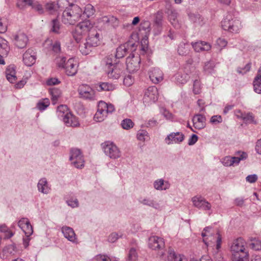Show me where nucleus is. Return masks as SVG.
<instances>
[{
    "mask_svg": "<svg viewBox=\"0 0 261 261\" xmlns=\"http://www.w3.org/2000/svg\"><path fill=\"white\" fill-rule=\"evenodd\" d=\"M192 201L194 206L199 209L207 211L211 208L210 203L200 196L193 197L192 198Z\"/></svg>",
    "mask_w": 261,
    "mask_h": 261,
    "instance_id": "nucleus-12",
    "label": "nucleus"
},
{
    "mask_svg": "<svg viewBox=\"0 0 261 261\" xmlns=\"http://www.w3.org/2000/svg\"><path fill=\"white\" fill-rule=\"evenodd\" d=\"M167 259L168 261H188L185 256L181 254H176L171 248L168 251Z\"/></svg>",
    "mask_w": 261,
    "mask_h": 261,
    "instance_id": "nucleus-28",
    "label": "nucleus"
},
{
    "mask_svg": "<svg viewBox=\"0 0 261 261\" xmlns=\"http://www.w3.org/2000/svg\"><path fill=\"white\" fill-rule=\"evenodd\" d=\"M223 119L220 115H214L210 120V122L213 125H217L222 122Z\"/></svg>",
    "mask_w": 261,
    "mask_h": 261,
    "instance_id": "nucleus-49",
    "label": "nucleus"
},
{
    "mask_svg": "<svg viewBox=\"0 0 261 261\" xmlns=\"http://www.w3.org/2000/svg\"><path fill=\"white\" fill-rule=\"evenodd\" d=\"M137 253L135 248H132L129 251L127 261H137Z\"/></svg>",
    "mask_w": 261,
    "mask_h": 261,
    "instance_id": "nucleus-48",
    "label": "nucleus"
},
{
    "mask_svg": "<svg viewBox=\"0 0 261 261\" xmlns=\"http://www.w3.org/2000/svg\"><path fill=\"white\" fill-rule=\"evenodd\" d=\"M0 231L5 233V239H10L14 235V233L9 230L8 227L5 224L0 225Z\"/></svg>",
    "mask_w": 261,
    "mask_h": 261,
    "instance_id": "nucleus-40",
    "label": "nucleus"
},
{
    "mask_svg": "<svg viewBox=\"0 0 261 261\" xmlns=\"http://www.w3.org/2000/svg\"><path fill=\"white\" fill-rule=\"evenodd\" d=\"M191 45L196 52L207 51L211 48V46L208 43L201 41L195 42H192Z\"/></svg>",
    "mask_w": 261,
    "mask_h": 261,
    "instance_id": "nucleus-22",
    "label": "nucleus"
},
{
    "mask_svg": "<svg viewBox=\"0 0 261 261\" xmlns=\"http://www.w3.org/2000/svg\"><path fill=\"white\" fill-rule=\"evenodd\" d=\"M148 133L144 130H140L137 133V138L140 141H145L148 137Z\"/></svg>",
    "mask_w": 261,
    "mask_h": 261,
    "instance_id": "nucleus-52",
    "label": "nucleus"
},
{
    "mask_svg": "<svg viewBox=\"0 0 261 261\" xmlns=\"http://www.w3.org/2000/svg\"><path fill=\"white\" fill-rule=\"evenodd\" d=\"M185 139V135L180 133H172L165 138V142L167 144L171 143H180L182 142Z\"/></svg>",
    "mask_w": 261,
    "mask_h": 261,
    "instance_id": "nucleus-15",
    "label": "nucleus"
},
{
    "mask_svg": "<svg viewBox=\"0 0 261 261\" xmlns=\"http://www.w3.org/2000/svg\"><path fill=\"white\" fill-rule=\"evenodd\" d=\"M51 31L55 33L59 34L60 33L59 31L60 28V25L59 21L56 19H53L51 21Z\"/></svg>",
    "mask_w": 261,
    "mask_h": 261,
    "instance_id": "nucleus-45",
    "label": "nucleus"
},
{
    "mask_svg": "<svg viewBox=\"0 0 261 261\" xmlns=\"http://www.w3.org/2000/svg\"><path fill=\"white\" fill-rule=\"evenodd\" d=\"M104 106L105 105L99 102L98 105L97 111L94 116V120L97 122L103 121L107 116V112L103 110V108H105Z\"/></svg>",
    "mask_w": 261,
    "mask_h": 261,
    "instance_id": "nucleus-23",
    "label": "nucleus"
},
{
    "mask_svg": "<svg viewBox=\"0 0 261 261\" xmlns=\"http://www.w3.org/2000/svg\"><path fill=\"white\" fill-rule=\"evenodd\" d=\"M116 58L113 56H109L105 59V62L106 64V69L110 68V66H114L115 63H119L116 61Z\"/></svg>",
    "mask_w": 261,
    "mask_h": 261,
    "instance_id": "nucleus-39",
    "label": "nucleus"
},
{
    "mask_svg": "<svg viewBox=\"0 0 261 261\" xmlns=\"http://www.w3.org/2000/svg\"><path fill=\"white\" fill-rule=\"evenodd\" d=\"M121 125L123 129H129L133 127L134 124L131 119L126 118L122 121Z\"/></svg>",
    "mask_w": 261,
    "mask_h": 261,
    "instance_id": "nucleus-44",
    "label": "nucleus"
},
{
    "mask_svg": "<svg viewBox=\"0 0 261 261\" xmlns=\"http://www.w3.org/2000/svg\"><path fill=\"white\" fill-rule=\"evenodd\" d=\"M5 73L6 78L9 82L14 83L16 82L17 77L15 75V70L13 66H8L6 70Z\"/></svg>",
    "mask_w": 261,
    "mask_h": 261,
    "instance_id": "nucleus-29",
    "label": "nucleus"
},
{
    "mask_svg": "<svg viewBox=\"0 0 261 261\" xmlns=\"http://www.w3.org/2000/svg\"><path fill=\"white\" fill-rule=\"evenodd\" d=\"M158 89L154 86L148 88L145 92L143 97V102L145 105L149 106L152 103L155 102L158 99Z\"/></svg>",
    "mask_w": 261,
    "mask_h": 261,
    "instance_id": "nucleus-8",
    "label": "nucleus"
},
{
    "mask_svg": "<svg viewBox=\"0 0 261 261\" xmlns=\"http://www.w3.org/2000/svg\"><path fill=\"white\" fill-rule=\"evenodd\" d=\"M215 66V65L214 61H210L206 62L205 63L203 67L204 71L207 73H211L214 70Z\"/></svg>",
    "mask_w": 261,
    "mask_h": 261,
    "instance_id": "nucleus-42",
    "label": "nucleus"
},
{
    "mask_svg": "<svg viewBox=\"0 0 261 261\" xmlns=\"http://www.w3.org/2000/svg\"><path fill=\"white\" fill-rule=\"evenodd\" d=\"M36 53L32 48H29L23 54V61L28 66H32L36 62Z\"/></svg>",
    "mask_w": 261,
    "mask_h": 261,
    "instance_id": "nucleus-14",
    "label": "nucleus"
},
{
    "mask_svg": "<svg viewBox=\"0 0 261 261\" xmlns=\"http://www.w3.org/2000/svg\"><path fill=\"white\" fill-rule=\"evenodd\" d=\"M96 261H111L109 256L106 254H99L96 255L94 257Z\"/></svg>",
    "mask_w": 261,
    "mask_h": 261,
    "instance_id": "nucleus-56",
    "label": "nucleus"
},
{
    "mask_svg": "<svg viewBox=\"0 0 261 261\" xmlns=\"http://www.w3.org/2000/svg\"><path fill=\"white\" fill-rule=\"evenodd\" d=\"M193 126L196 129L203 128L206 125L205 117L201 114H196L192 119Z\"/></svg>",
    "mask_w": 261,
    "mask_h": 261,
    "instance_id": "nucleus-20",
    "label": "nucleus"
},
{
    "mask_svg": "<svg viewBox=\"0 0 261 261\" xmlns=\"http://www.w3.org/2000/svg\"><path fill=\"white\" fill-rule=\"evenodd\" d=\"M28 36L23 33H20L15 36L14 44L19 48H23L28 42Z\"/></svg>",
    "mask_w": 261,
    "mask_h": 261,
    "instance_id": "nucleus-16",
    "label": "nucleus"
},
{
    "mask_svg": "<svg viewBox=\"0 0 261 261\" xmlns=\"http://www.w3.org/2000/svg\"><path fill=\"white\" fill-rule=\"evenodd\" d=\"M193 91L195 94H199L201 91L200 82L197 80L194 82Z\"/></svg>",
    "mask_w": 261,
    "mask_h": 261,
    "instance_id": "nucleus-57",
    "label": "nucleus"
},
{
    "mask_svg": "<svg viewBox=\"0 0 261 261\" xmlns=\"http://www.w3.org/2000/svg\"><path fill=\"white\" fill-rule=\"evenodd\" d=\"M57 8H58L57 5H56L53 2L48 3L45 5L46 9L50 12L56 10Z\"/></svg>",
    "mask_w": 261,
    "mask_h": 261,
    "instance_id": "nucleus-63",
    "label": "nucleus"
},
{
    "mask_svg": "<svg viewBox=\"0 0 261 261\" xmlns=\"http://www.w3.org/2000/svg\"><path fill=\"white\" fill-rule=\"evenodd\" d=\"M106 72L109 79L117 80L121 75L123 72V66L119 63H115L114 66L106 69Z\"/></svg>",
    "mask_w": 261,
    "mask_h": 261,
    "instance_id": "nucleus-10",
    "label": "nucleus"
},
{
    "mask_svg": "<svg viewBox=\"0 0 261 261\" xmlns=\"http://www.w3.org/2000/svg\"><path fill=\"white\" fill-rule=\"evenodd\" d=\"M177 52L180 56L188 55L190 53V47L188 44L180 43L178 47Z\"/></svg>",
    "mask_w": 261,
    "mask_h": 261,
    "instance_id": "nucleus-34",
    "label": "nucleus"
},
{
    "mask_svg": "<svg viewBox=\"0 0 261 261\" xmlns=\"http://www.w3.org/2000/svg\"><path fill=\"white\" fill-rule=\"evenodd\" d=\"M245 245L246 242L242 238L234 240L231 246L232 261L249 260V253Z\"/></svg>",
    "mask_w": 261,
    "mask_h": 261,
    "instance_id": "nucleus-2",
    "label": "nucleus"
},
{
    "mask_svg": "<svg viewBox=\"0 0 261 261\" xmlns=\"http://www.w3.org/2000/svg\"><path fill=\"white\" fill-rule=\"evenodd\" d=\"M105 153L111 159H117L121 156V151L112 142H106L103 146Z\"/></svg>",
    "mask_w": 261,
    "mask_h": 261,
    "instance_id": "nucleus-4",
    "label": "nucleus"
},
{
    "mask_svg": "<svg viewBox=\"0 0 261 261\" xmlns=\"http://www.w3.org/2000/svg\"><path fill=\"white\" fill-rule=\"evenodd\" d=\"M64 69L66 74L68 76L74 75L77 71L76 64L74 63V60L71 58L68 60Z\"/></svg>",
    "mask_w": 261,
    "mask_h": 261,
    "instance_id": "nucleus-18",
    "label": "nucleus"
},
{
    "mask_svg": "<svg viewBox=\"0 0 261 261\" xmlns=\"http://www.w3.org/2000/svg\"><path fill=\"white\" fill-rule=\"evenodd\" d=\"M38 190L44 194H47L49 191L50 188L48 186L46 178L41 179L38 183Z\"/></svg>",
    "mask_w": 261,
    "mask_h": 261,
    "instance_id": "nucleus-31",
    "label": "nucleus"
},
{
    "mask_svg": "<svg viewBox=\"0 0 261 261\" xmlns=\"http://www.w3.org/2000/svg\"><path fill=\"white\" fill-rule=\"evenodd\" d=\"M58 8H65L70 7V3L67 0H57Z\"/></svg>",
    "mask_w": 261,
    "mask_h": 261,
    "instance_id": "nucleus-58",
    "label": "nucleus"
},
{
    "mask_svg": "<svg viewBox=\"0 0 261 261\" xmlns=\"http://www.w3.org/2000/svg\"><path fill=\"white\" fill-rule=\"evenodd\" d=\"M252 242L250 244L251 248L255 250H259L261 249V241L254 239L251 240Z\"/></svg>",
    "mask_w": 261,
    "mask_h": 261,
    "instance_id": "nucleus-51",
    "label": "nucleus"
},
{
    "mask_svg": "<svg viewBox=\"0 0 261 261\" xmlns=\"http://www.w3.org/2000/svg\"><path fill=\"white\" fill-rule=\"evenodd\" d=\"M98 87L101 91H112L115 89V86L108 82L100 83L98 85Z\"/></svg>",
    "mask_w": 261,
    "mask_h": 261,
    "instance_id": "nucleus-36",
    "label": "nucleus"
},
{
    "mask_svg": "<svg viewBox=\"0 0 261 261\" xmlns=\"http://www.w3.org/2000/svg\"><path fill=\"white\" fill-rule=\"evenodd\" d=\"M69 159L71 164L77 168H82L84 166L83 156L80 150L78 149H71Z\"/></svg>",
    "mask_w": 261,
    "mask_h": 261,
    "instance_id": "nucleus-7",
    "label": "nucleus"
},
{
    "mask_svg": "<svg viewBox=\"0 0 261 261\" xmlns=\"http://www.w3.org/2000/svg\"><path fill=\"white\" fill-rule=\"evenodd\" d=\"M189 76L185 74H177L176 75V82L181 84H184L187 82L189 79Z\"/></svg>",
    "mask_w": 261,
    "mask_h": 261,
    "instance_id": "nucleus-46",
    "label": "nucleus"
},
{
    "mask_svg": "<svg viewBox=\"0 0 261 261\" xmlns=\"http://www.w3.org/2000/svg\"><path fill=\"white\" fill-rule=\"evenodd\" d=\"M63 121L67 126L76 127L80 124L77 118L70 112L64 115Z\"/></svg>",
    "mask_w": 261,
    "mask_h": 261,
    "instance_id": "nucleus-17",
    "label": "nucleus"
},
{
    "mask_svg": "<svg viewBox=\"0 0 261 261\" xmlns=\"http://www.w3.org/2000/svg\"><path fill=\"white\" fill-rule=\"evenodd\" d=\"M254 91L258 93H261V66L258 69L257 74L253 81Z\"/></svg>",
    "mask_w": 261,
    "mask_h": 261,
    "instance_id": "nucleus-26",
    "label": "nucleus"
},
{
    "mask_svg": "<svg viewBox=\"0 0 261 261\" xmlns=\"http://www.w3.org/2000/svg\"><path fill=\"white\" fill-rule=\"evenodd\" d=\"M136 50L135 43L127 42L117 47L115 58L120 59L124 57L127 53H132Z\"/></svg>",
    "mask_w": 261,
    "mask_h": 261,
    "instance_id": "nucleus-6",
    "label": "nucleus"
},
{
    "mask_svg": "<svg viewBox=\"0 0 261 261\" xmlns=\"http://www.w3.org/2000/svg\"><path fill=\"white\" fill-rule=\"evenodd\" d=\"M49 100L48 98L43 99L39 101L37 104V108L40 111L44 110L49 105Z\"/></svg>",
    "mask_w": 261,
    "mask_h": 261,
    "instance_id": "nucleus-41",
    "label": "nucleus"
},
{
    "mask_svg": "<svg viewBox=\"0 0 261 261\" xmlns=\"http://www.w3.org/2000/svg\"><path fill=\"white\" fill-rule=\"evenodd\" d=\"M79 92L80 96L84 99L91 100L95 99L94 90L87 85L80 86L79 88Z\"/></svg>",
    "mask_w": 261,
    "mask_h": 261,
    "instance_id": "nucleus-11",
    "label": "nucleus"
},
{
    "mask_svg": "<svg viewBox=\"0 0 261 261\" xmlns=\"http://www.w3.org/2000/svg\"><path fill=\"white\" fill-rule=\"evenodd\" d=\"M101 21L108 26L116 28L119 25V20L113 16H103L101 18Z\"/></svg>",
    "mask_w": 261,
    "mask_h": 261,
    "instance_id": "nucleus-25",
    "label": "nucleus"
},
{
    "mask_svg": "<svg viewBox=\"0 0 261 261\" xmlns=\"http://www.w3.org/2000/svg\"><path fill=\"white\" fill-rule=\"evenodd\" d=\"M163 13L161 12H158L155 16L154 22L158 26H161L162 24L163 21Z\"/></svg>",
    "mask_w": 261,
    "mask_h": 261,
    "instance_id": "nucleus-60",
    "label": "nucleus"
},
{
    "mask_svg": "<svg viewBox=\"0 0 261 261\" xmlns=\"http://www.w3.org/2000/svg\"><path fill=\"white\" fill-rule=\"evenodd\" d=\"M134 78L131 75L128 74L123 79V83L126 86H131L134 83Z\"/></svg>",
    "mask_w": 261,
    "mask_h": 261,
    "instance_id": "nucleus-59",
    "label": "nucleus"
},
{
    "mask_svg": "<svg viewBox=\"0 0 261 261\" xmlns=\"http://www.w3.org/2000/svg\"><path fill=\"white\" fill-rule=\"evenodd\" d=\"M139 202L143 205L149 206L156 210H160L162 208L160 203L149 198L146 197L142 200L140 199Z\"/></svg>",
    "mask_w": 261,
    "mask_h": 261,
    "instance_id": "nucleus-27",
    "label": "nucleus"
},
{
    "mask_svg": "<svg viewBox=\"0 0 261 261\" xmlns=\"http://www.w3.org/2000/svg\"><path fill=\"white\" fill-rule=\"evenodd\" d=\"M149 74L150 79L154 84L159 83L163 79V73L159 68L152 69Z\"/></svg>",
    "mask_w": 261,
    "mask_h": 261,
    "instance_id": "nucleus-19",
    "label": "nucleus"
},
{
    "mask_svg": "<svg viewBox=\"0 0 261 261\" xmlns=\"http://www.w3.org/2000/svg\"><path fill=\"white\" fill-rule=\"evenodd\" d=\"M250 65L247 64L243 68L239 67L237 71L240 74H244L250 70Z\"/></svg>",
    "mask_w": 261,
    "mask_h": 261,
    "instance_id": "nucleus-61",
    "label": "nucleus"
},
{
    "mask_svg": "<svg viewBox=\"0 0 261 261\" xmlns=\"http://www.w3.org/2000/svg\"><path fill=\"white\" fill-rule=\"evenodd\" d=\"M9 50L10 48L8 45V41L0 37V54L3 56H7Z\"/></svg>",
    "mask_w": 261,
    "mask_h": 261,
    "instance_id": "nucleus-32",
    "label": "nucleus"
},
{
    "mask_svg": "<svg viewBox=\"0 0 261 261\" xmlns=\"http://www.w3.org/2000/svg\"><path fill=\"white\" fill-rule=\"evenodd\" d=\"M92 46L90 44L88 41L81 44L79 46L80 51L83 55H87L90 53L91 51V48Z\"/></svg>",
    "mask_w": 261,
    "mask_h": 261,
    "instance_id": "nucleus-35",
    "label": "nucleus"
},
{
    "mask_svg": "<svg viewBox=\"0 0 261 261\" xmlns=\"http://www.w3.org/2000/svg\"><path fill=\"white\" fill-rule=\"evenodd\" d=\"M237 116L242 118L246 123H251L255 122L254 121V117L251 113L241 114L240 116L237 115Z\"/></svg>",
    "mask_w": 261,
    "mask_h": 261,
    "instance_id": "nucleus-43",
    "label": "nucleus"
},
{
    "mask_svg": "<svg viewBox=\"0 0 261 261\" xmlns=\"http://www.w3.org/2000/svg\"><path fill=\"white\" fill-rule=\"evenodd\" d=\"M120 236L116 232L112 233L108 237V241L111 243L115 242Z\"/></svg>",
    "mask_w": 261,
    "mask_h": 261,
    "instance_id": "nucleus-64",
    "label": "nucleus"
},
{
    "mask_svg": "<svg viewBox=\"0 0 261 261\" xmlns=\"http://www.w3.org/2000/svg\"><path fill=\"white\" fill-rule=\"evenodd\" d=\"M165 12L168 15L169 21L174 28H178L179 24L177 20V12L173 8L170 2L165 1Z\"/></svg>",
    "mask_w": 261,
    "mask_h": 261,
    "instance_id": "nucleus-5",
    "label": "nucleus"
},
{
    "mask_svg": "<svg viewBox=\"0 0 261 261\" xmlns=\"http://www.w3.org/2000/svg\"><path fill=\"white\" fill-rule=\"evenodd\" d=\"M22 230L27 236H31L33 232V227L30 222L28 223V224L26 225Z\"/></svg>",
    "mask_w": 261,
    "mask_h": 261,
    "instance_id": "nucleus-54",
    "label": "nucleus"
},
{
    "mask_svg": "<svg viewBox=\"0 0 261 261\" xmlns=\"http://www.w3.org/2000/svg\"><path fill=\"white\" fill-rule=\"evenodd\" d=\"M62 232L64 236L69 241L72 242H76V237L73 229L68 226H63L62 228Z\"/></svg>",
    "mask_w": 261,
    "mask_h": 261,
    "instance_id": "nucleus-24",
    "label": "nucleus"
},
{
    "mask_svg": "<svg viewBox=\"0 0 261 261\" xmlns=\"http://www.w3.org/2000/svg\"><path fill=\"white\" fill-rule=\"evenodd\" d=\"M242 28L241 22L240 20L235 19L229 21V32L238 33Z\"/></svg>",
    "mask_w": 261,
    "mask_h": 261,
    "instance_id": "nucleus-30",
    "label": "nucleus"
},
{
    "mask_svg": "<svg viewBox=\"0 0 261 261\" xmlns=\"http://www.w3.org/2000/svg\"><path fill=\"white\" fill-rule=\"evenodd\" d=\"M95 10L94 7L91 4L87 5L85 7V10L82 13L84 15H86L87 17H90L93 15L95 13Z\"/></svg>",
    "mask_w": 261,
    "mask_h": 261,
    "instance_id": "nucleus-38",
    "label": "nucleus"
},
{
    "mask_svg": "<svg viewBox=\"0 0 261 261\" xmlns=\"http://www.w3.org/2000/svg\"><path fill=\"white\" fill-rule=\"evenodd\" d=\"M50 94L51 95V100L53 104H56L58 100V98L61 96L62 92L61 91L56 88H50L49 89Z\"/></svg>",
    "mask_w": 261,
    "mask_h": 261,
    "instance_id": "nucleus-33",
    "label": "nucleus"
},
{
    "mask_svg": "<svg viewBox=\"0 0 261 261\" xmlns=\"http://www.w3.org/2000/svg\"><path fill=\"white\" fill-rule=\"evenodd\" d=\"M165 243L163 239L157 236L150 237L148 239V247L152 250H161L164 249Z\"/></svg>",
    "mask_w": 261,
    "mask_h": 261,
    "instance_id": "nucleus-13",
    "label": "nucleus"
},
{
    "mask_svg": "<svg viewBox=\"0 0 261 261\" xmlns=\"http://www.w3.org/2000/svg\"><path fill=\"white\" fill-rule=\"evenodd\" d=\"M217 45L221 49L227 45V41L226 39L222 38H219L216 42Z\"/></svg>",
    "mask_w": 261,
    "mask_h": 261,
    "instance_id": "nucleus-62",
    "label": "nucleus"
},
{
    "mask_svg": "<svg viewBox=\"0 0 261 261\" xmlns=\"http://www.w3.org/2000/svg\"><path fill=\"white\" fill-rule=\"evenodd\" d=\"M56 63L59 67L64 68L66 63V58L63 57H58L56 58Z\"/></svg>",
    "mask_w": 261,
    "mask_h": 261,
    "instance_id": "nucleus-50",
    "label": "nucleus"
},
{
    "mask_svg": "<svg viewBox=\"0 0 261 261\" xmlns=\"http://www.w3.org/2000/svg\"><path fill=\"white\" fill-rule=\"evenodd\" d=\"M99 103L105 105L103 110L107 112V114L109 113H112L115 110L114 106L112 104H108L104 101H100Z\"/></svg>",
    "mask_w": 261,
    "mask_h": 261,
    "instance_id": "nucleus-55",
    "label": "nucleus"
},
{
    "mask_svg": "<svg viewBox=\"0 0 261 261\" xmlns=\"http://www.w3.org/2000/svg\"><path fill=\"white\" fill-rule=\"evenodd\" d=\"M82 10L77 5L66 8L62 13L61 20L65 24L73 25L82 16Z\"/></svg>",
    "mask_w": 261,
    "mask_h": 261,
    "instance_id": "nucleus-3",
    "label": "nucleus"
},
{
    "mask_svg": "<svg viewBox=\"0 0 261 261\" xmlns=\"http://www.w3.org/2000/svg\"><path fill=\"white\" fill-rule=\"evenodd\" d=\"M153 185L154 188L158 190H166L169 187L168 184L167 182L164 184V180L162 179L155 180Z\"/></svg>",
    "mask_w": 261,
    "mask_h": 261,
    "instance_id": "nucleus-37",
    "label": "nucleus"
},
{
    "mask_svg": "<svg viewBox=\"0 0 261 261\" xmlns=\"http://www.w3.org/2000/svg\"><path fill=\"white\" fill-rule=\"evenodd\" d=\"M141 59L138 56L132 54L126 60V69L129 73L134 72L140 68Z\"/></svg>",
    "mask_w": 261,
    "mask_h": 261,
    "instance_id": "nucleus-9",
    "label": "nucleus"
},
{
    "mask_svg": "<svg viewBox=\"0 0 261 261\" xmlns=\"http://www.w3.org/2000/svg\"><path fill=\"white\" fill-rule=\"evenodd\" d=\"M90 32L86 40L92 47L98 45L99 42V34L93 29V25L89 20L80 22L72 31V36L77 43H79L84 36Z\"/></svg>",
    "mask_w": 261,
    "mask_h": 261,
    "instance_id": "nucleus-1",
    "label": "nucleus"
},
{
    "mask_svg": "<svg viewBox=\"0 0 261 261\" xmlns=\"http://www.w3.org/2000/svg\"><path fill=\"white\" fill-rule=\"evenodd\" d=\"M68 112L67 107L65 105H61L58 107L57 113L59 117L63 118L64 115Z\"/></svg>",
    "mask_w": 261,
    "mask_h": 261,
    "instance_id": "nucleus-47",
    "label": "nucleus"
},
{
    "mask_svg": "<svg viewBox=\"0 0 261 261\" xmlns=\"http://www.w3.org/2000/svg\"><path fill=\"white\" fill-rule=\"evenodd\" d=\"M247 156L248 155L245 152L241 151L236 152L234 156L231 157V160H230L229 166L238 165L241 161L246 160Z\"/></svg>",
    "mask_w": 261,
    "mask_h": 261,
    "instance_id": "nucleus-21",
    "label": "nucleus"
},
{
    "mask_svg": "<svg viewBox=\"0 0 261 261\" xmlns=\"http://www.w3.org/2000/svg\"><path fill=\"white\" fill-rule=\"evenodd\" d=\"M16 246L13 244L9 245L4 248V252L10 254H14L16 252Z\"/></svg>",
    "mask_w": 261,
    "mask_h": 261,
    "instance_id": "nucleus-53",
    "label": "nucleus"
}]
</instances>
